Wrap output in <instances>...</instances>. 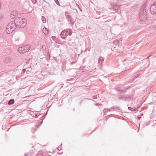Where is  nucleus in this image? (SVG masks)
Returning <instances> with one entry per match:
<instances>
[{
	"label": "nucleus",
	"instance_id": "f257e3e1",
	"mask_svg": "<svg viewBox=\"0 0 156 156\" xmlns=\"http://www.w3.org/2000/svg\"><path fill=\"white\" fill-rule=\"evenodd\" d=\"M15 22L21 27H24L26 25L27 21L26 19H22L21 18H16L15 20Z\"/></svg>",
	"mask_w": 156,
	"mask_h": 156
},
{
	"label": "nucleus",
	"instance_id": "f03ea898",
	"mask_svg": "<svg viewBox=\"0 0 156 156\" xmlns=\"http://www.w3.org/2000/svg\"><path fill=\"white\" fill-rule=\"evenodd\" d=\"M16 24L14 22L9 23L7 26L6 32L8 34L11 33L15 29Z\"/></svg>",
	"mask_w": 156,
	"mask_h": 156
},
{
	"label": "nucleus",
	"instance_id": "39448f33",
	"mask_svg": "<svg viewBox=\"0 0 156 156\" xmlns=\"http://www.w3.org/2000/svg\"><path fill=\"white\" fill-rule=\"evenodd\" d=\"M150 10L152 14L156 13V2L152 4L150 8Z\"/></svg>",
	"mask_w": 156,
	"mask_h": 156
},
{
	"label": "nucleus",
	"instance_id": "423d86ee",
	"mask_svg": "<svg viewBox=\"0 0 156 156\" xmlns=\"http://www.w3.org/2000/svg\"><path fill=\"white\" fill-rule=\"evenodd\" d=\"M43 32L45 34H47L48 33V30L46 28H44L43 29Z\"/></svg>",
	"mask_w": 156,
	"mask_h": 156
},
{
	"label": "nucleus",
	"instance_id": "20e7f679",
	"mask_svg": "<svg viewBox=\"0 0 156 156\" xmlns=\"http://www.w3.org/2000/svg\"><path fill=\"white\" fill-rule=\"evenodd\" d=\"M70 33V31L68 30H66L62 31L61 34V37L63 39L66 38L67 35Z\"/></svg>",
	"mask_w": 156,
	"mask_h": 156
},
{
	"label": "nucleus",
	"instance_id": "0eeeda50",
	"mask_svg": "<svg viewBox=\"0 0 156 156\" xmlns=\"http://www.w3.org/2000/svg\"><path fill=\"white\" fill-rule=\"evenodd\" d=\"M14 102V101L13 99H12L10 100L8 103V104L9 105H11Z\"/></svg>",
	"mask_w": 156,
	"mask_h": 156
},
{
	"label": "nucleus",
	"instance_id": "6e6552de",
	"mask_svg": "<svg viewBox=\"0 0 156 156\" xmlns=\"http://www.w3.org/2000/svg\"><path fill=\"white\" fill-rule=\"evenodd\" d=\"M42 20L43 23H45L46 22V19L44 17L42 16Z\"/></svg>",
	"mask_w": 156,
	"mask_h": 156
},
{
	"label": "nucleus",
	"instance_id": "7ed1b4c3",
	"mask_svg": "<svg viewBox=\"0 0 156 156\" xmlns=\"http://www.w3.org/2000/svg\"><path fill=\"white\" fill-rule=\"evenodd\" d=\"M30 49V46L27 45L25 46L19 48L18 49V51L20 53H24L27 52Z\"/></svg>",
	"mask_w": 156,
	"mask_h": 156
},
{
	"label": "nucleus",
	"instance_id": "1a4fd4ad",
	"mask_svg": "<svg viewBox=\"0 0 156 156\" xmlns=\"http://www.w3.org/2000/svg\"><path fill=\"white\" fill-rule=\"evenodd\" d=\"M44 47H45V46L44 45H43V46H42L43 48H44Z\"/></svg>",
	"mask_w": 156,
	"mask_h": 156
}]
</instances>
